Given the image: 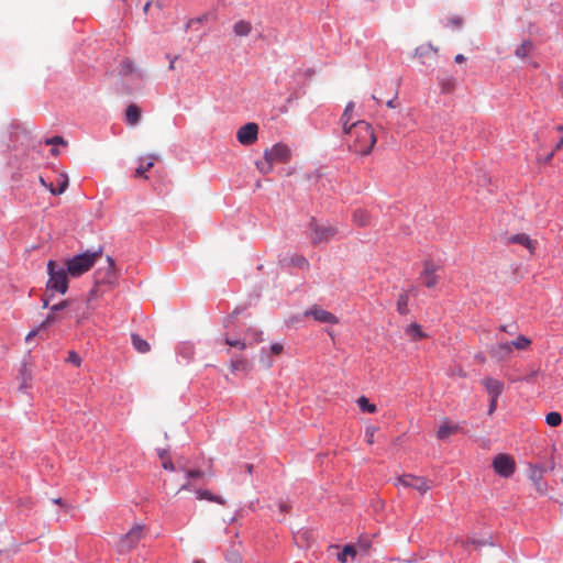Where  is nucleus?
<instances>
[{
    "mask_svg": "<svg viewBox=\"0 0 563 563\" xmlns=\"http://www.w3.org/2000/svg\"><path fill=\"white\" fill-rule=\"evenodd\" d=\"M155 164V156H150L146 159H140V165L135 169L136 178H147L146 172H148Z\"/></svg>",
    "mask_w": 563,
    "mask_h": 563,
    "instance_id": "f3484780",
    "label": "nucleus"
},
{
    "mask_svg": "<svg viewBox=\"0 0 563 563\" xmlns=\"http://www.w3.org/2000/svg\"><path fill=\"white\" fill-rule=\"evenodd\" d=\"M187 476L189 478H200L203 476V472L201 471H188L187 472Z\"/></svg>",
    "mask_w": 563,
    "mask_h": 563,
    "instance_id": "a18cd8bd",
    "label": "nucleus"
},
{
    "mask_svg": "<svg viewBox=\"0 0 563 563\" xmlns=\"http://www.w3.org/2000/svg\"><path fill=\"white\" fill-rule=\"evenodd\" d=\"M47 145H67V142L62 136H54L45 141Z\"/></svg>",
    "mask_w": 563,
    "mask_h": 563,
    "instance_id": "ea45409f",
    "label": "nucleus"
},
{
    "mask_svg": "<svg viewBox=\"0 0 563 563\" xmlns=\"http://www.w3.org/2000/svg\"><path fill=\"white\" fill-rule=\"evenodd\" d=\"M294 263L299 266V267H305L308 265L306 258L301 257V256H297L294 258Z\"/></svg>",
    "mask_w": 563,
    "mask_h": 563,
    "instance_id": "c03bdc74",
    "label": "nucleus"
},
{
    "mask_svg": "<svg viewBox=\"0 0 563 563\" xmlns=\"http://www.w3.org/2000/svg\"><path fill=\"white\" fill-rule=\"evenodd\" d=\"M264 156L274 163H285L290 158V150L283 143H277L271 148L265 150Z\"/></svg>",
    "mask_w": 563,
    "mask_h": 563,
    "instance_id": "1a4fd4ad",
    "label": "nucleus"
},
{
    "mask_svg": "<svg viewBox=\"0 0 563 563\" xmlns=\"http://www.w3.org/2000/svg\"><path fill=\"white\" fill-rule=\"evenodd\" d=\"M57 320L56 312H51L46 319L38 325V329H45Z\"/></svg>",
    "mask_w": 563,
    "mask_h": 563,
    "instance_id": "58836bf2",
    "label": "nucleus"
},
{
    "mask_svg": "<svg viewBox=\"0 0 563 563\" xmlns=\"http://www.w3.org/2000/svg\"><path fill=\"white\" fill-rule=\"evenodd\" d=\"M99 286L100 285H97L95 283V286L92 287V289L89 292L88 300H91V299H95V298L99 297Z\"/></svg>",
    "mask_w": 563,
    "mask_h": 563,
    "instance_id": "79ce46f5",
    "label": "nucleus"
},
{
    "mask_svg": "<svg viewBox=\"0 0 563 563\" xmlns=\"http://www.w3.org/2000/svg\"><path fill=\"white\" fill-rule=\"evenodd\" d=\"M489 353L492 357L497 360L507 358L512 353V344L511 342L498 343L490 349Z\"/></svg>",
    "mask_w": 563,
    "mask_h": 563,
    "instance_id": "f8f14e48",
    "label": "nucleus"
},
{
    "mask_svg": "<svg viewBox=\"0 0 563 563\" xmlns=\"http://www.w3.org/2000/svg\"><path fill=\"white\" fill-rule=\"evenodd\" d=\"M253 30L252 23L246 20H240L234 23L233 32L236 36L245 37L251 34Z\"/></svg>",
    "mask_w": 563,
    "mask_h": 563,
    "instance_id": "a211bd4d",
    "label": "nucleus"
},
{
    "mask_svg": "<svg viewBox=\"0 0 563 563\" xmlns=\"http://www.w3.org/2000/svg\"><path fill=\"white\" fill-rule=\"evenodd\" d=\"M70 305V300H64L59 303H56L54 306L51 307V311L53 312H57V311H60L65 308H67L68 306Z\"/></svg>",
    "mask_w": 563,
    "mask_h": 563,
    "instance_id": "a19ab883",
    "label": "nucleus"
},
{
    "mask_svg": "<svg viewBox=\"0 0 563 563\" xmlns=\"http://www.w3.org/2000/svg\"><path fill=\"white\" fill-rule=\"evenodd\" d=\"M493 467L498 475L509 477L515 472L516 463L511 456L507 454H498L493 461Z\"/></svg>",
    "mask_w": 563,
    "mask_h": 563,
    "instance_id": "423d86ee",
    "label": "nucleus"
},
{
    "mask_svg": "<svg viewBox=\"0 0 563 563\" xmlns=\"http://www.w3.org/2000/svg\"><path fill=\"white\" fill-rule=\"evenodd\" d=\"M189 488H190V484H189V482H187L180 486L179 490H188Z\"/></svg>",
    "mask_w": 563,
    "mask_h": 563,
    "instance_id": "052dcab7",
    "label": "nucleus"
},
{
    "mask_svg": "<svg viewBox=\"0 0 563 563\" xmlns=\"http://www.w3.org/2000/svg\"><path fill=\"white\" fill-rule=\"evenodd\" d=\"M465 59H466V58H465V56H464V55H462V54H457V55L455 56V58H454V60H455L456 63H463Z\"/></svg>",
    "mask_w": 563,
    "mask_h": 563,
    "instance_id": "6e6d98bb",
    "label": "nucleus"
},
{
    "mask_svg": "<svg viewBox=\"0 0 563 563\" xmlns=\"http://www.w3.org/2000/svg\"><path fill=\"white\" fill-rule=\"evenodd\" d=\"M118 275L115 272V265L112 257H107V265L99 267L95 272V282L97 285H109L113 286L117 282Z\"/></svg>",
    "mask_w": 563,
    "mask_h": 563,
    "instance_id": "20e7f679",
    "label": "nucleus"
},
{
    "mask_svg": "<svg viewBox=\"0 0 563 563\" xmlns=\"http://www.w3.org/2000/svg\"><path fill=\"white\" fill-rule=\"evenodd\" d=\"M150 5H151V2H150V1H148V2H146V3L144 4V7H143V11H144V13H147V11H148V9H150Z\"/></svg>",
    "mask_w": 563,
    "mask_h": 563,
    "instance_id": "69168bd1",
    "label": "nucleus"
},
{
    "mask_svg": "<svg viewBox=\"0 0 563 563\" xmlns=\"http://www.w3.org/2000/svg\"><path fill=\"white\" fill-rule=\"evenodd\" d=\"M197 498L198 499H206V500L213 501V503H217V504H220V505H224L225 504V500L222 497H220L218 495H213L211 492L206 490V489L197 490Z\"/></svg>",
    "mask_w": 563,
    "mask_h": 563,
    "instance_id": "b1692460",
    "label": "nucleus"
},
{
    "mask_svg": "<svg viewBox=\"0 0 563 563\" xmlns=\"http://www.w3.org/2000/svg\"><path fill=\"white\" fill-rule=\"evenodd\" d=\"M339 233V229L333 223H325L319 227V242H328Z\"/></svg>",
    "mask_w": 563,
    "mask_h": 563,
    "instance_id": "4468645a",
    "label": "nucleus"
},
{
    "mask_svg": "<svg viewBox=\"0 0 563 563\" xmlns=\"http://www.w3.org/2000/svg\"><path fill=\"white\" fill-rule=\"evenodd\" d=\"M451 22L456 26L461 25V20L459 18L452 19Z\"/></svg>",
    "mask_w": 563,
    "mask_h": 563,
    "instance_id": "680f3d73",
    "label": "nucleus"
},
{
    "mask_svg": "<svg viewBox=\"0 0 563 563\" xmlns=\"http://www.w3.org/2000/svg\"><path fill=\"white\" fill-rule=\"evenodd\" d=\"M178 56H174L172 59H170V63H169V66L168 68L170 70H174L175 69V62L177 60Z\"/></svg>",
    "mask_w": 563,
    "mask_h": 563,
    "instance_id": "4d7b16f0",
    "label": "nucleus"
},
{
    "mask_svg": "<svg viewBox=\"0 0 563 563\" xmlns=\"http://www.w3.org/2000/svg\"><path fill=\"white\" fill-rule=\"evenodd\" d=\"M101 250L96 252H85L66 261V269L73 277H79L88 272L95 263L101 257Z\"/></svg>",
    "mask_w": 563,
    "mask_h": 563,
    "instance_id": "f03ea898",
    "label": "nucleus"
},
{
    "mask_svg": "<svg viewBox=\"0 0 563 563\" xmlns=\"http://www.w3.org/2000/svg\"><path fill=\"white\" fill-rule=\"evenodd\" d=\"M531 478L538 484L539 479L541 478V474L534 470L531 474Z\"/></svg>",
    "mask_w": 563,
    "mask_h": 563,
    "instance_id": "3c124183",
    "label": "nucleus"
},
{
    "mask_svg": "<svg viewBox=\"0 0 563 563\" xmlns=\"http://www.w3.org/2000/svg\"><path fill=\"white\" fill-rule=\"evenodd\" d=\"M42 329H38V327L35 329V330H32L31 332H29V334L26 335L25 340L26 341H30L32 338H34Z\"/></svg>",
    "mask_w": 563,
    "mask_h": 563,
    "instance_id": "09e8293b",
    "label": "nucleus"
},
{
    "mask_svg": "<svg viewBox=\"0 0 563 563\" xmlns=\"http://www.w3.org/2000/svg\"><path fill=\"white\" fill-rule=\"evenodd\" d=\"M258 135V125L250 122L241 126L236 132V139L242 145H251L256 142Z\"/></svg>",
    "mask_w": 563,
    "mask_h": 563,
    "instance_id": "6e6552de",
    "label": "nucleus"
},
{
    "mask_svg": "<svg viewBox=\"0 0 563 563\" xmlns=\"http://www.w3.org/2000/svg\"><path fill=\"white\" fill-rule=\"evenodd\" d=\"M66 361L77 367L80 366V364H81V358L75 351L68 352V357Z\"/></svg>",
    "mask_w": 563,
    "mask_h": 563,
    "instance_id": "4c0bfd02",
    "label": "nucleus"
},
{
    "mask_svg": "<svg viewBox=\"0 0 563 563\" xmlns=\"http://www.w3.org/2000/svg\"><path fill=\"white\" fill-rule=\"evenodd\" d=\"M357 405L360 406V408L363 411H366L369 413H375L377 410L376 406L374 404H371L369 400L365 396H362L357 399Z\"/></svg>",
    "mask_w": 563,
    "mask_h": 563,
    "instance_id": "c85d7f7f",
    "label": "nucleus"
},
{
    "mask_svg": "<svg viewBox=\"0 0 563 563\" xmlns=\"http://www.w3.org/2000/svg\"><path fill=\"white\" fill-rule=\"evenodd\" d=\"M49 303V299L47 297L43 298V308H47Z\"/></svg>",
    "mask_w": 563,
    "mask_h": 563,
    "instance_id": "e2e57ef3",
    "label": "nucleus"
},
{
    "mask_svg": "<svg viewBox=\"0 0 563 563\" xmlns=\"http://www.w3.org/2000/svg\"><path fill=\"white\" fill-rule=\"evenodd\" d=\"M489 398H498L504 390V384L494 378H486L483 380Z\"/></svg>",
    "mask_w": 563,
    "mask_h": 563,
    "instance_id": "ddd939ff",
    "label": "nucleus"
},
{
    "mask_svg": "<svg viewBox=\"0 0 563 563\" xmlns=\"http://www.w3.org/2000/svg\"><path fill=\"white\" fill-rule=\"evenodd\" d=\"M438 269L439 266L432 261L424 262L421 279L428 288H433L438 284L440 279L439 275L437 274Z\"/></svg>",
    "mask_w": 563,
    "mask_h": 563,
    "instance_id": "9d476101",
    "label": "nucleus"
},
{
    "mask_svg": "<svg viewBox=\"0 0 563 563\" xmlns=\"http://www.w3.org/2000/svg\"><path fill=\"white\" fill-rule=\"evenodd\" d=\"M29 379H30V376H29V375L23 374V377H22V384H21V387H22V388L27 387V380H29Z\"/></svg>",
    "mask_w": 563,
    "mask_h": 563,
    "instance_id": "864d4df0",
    "label": "nucleus"
},
{
    "mask_svg": "<svg viewBox=\"0 0 563 563\" xmlns=\"http://www.w3.org/2000/svg\"><path fill=\"white\" fill-rule=\"evenodd\" d=\"M366 441L367 443L372 444L374 442V430L366 432Z\"/></svg>",
    "mask_w": 563,
    "mask_h": 563,
    "instance_id": "8fccbe9b",
    "label": "nucleus"
},
{
    "mask_svg": "<svg viewBox=\"0 0 563 563\" xmlns=\"http://www.w3.org/2000/svg\"><path fill=\"white\" fill-rule=\"evenodd\" d=\"M397 485L417 489L420 494H426L430 489V485L424 477L405 474L397 478Z\"/></svg>",
    "mask_w": 563,
    "mask_h": 563,
    "instance_id": "0eeeda50",
    "label": "nucleus"
},
{
    "mask_svg": "<svg viewBox=\"0 0 563 563\" xmlns=\"http://www.w3.org/2000/svg\"><path fill=\"white\" fill-rule=\"evenodd\" d=\"M437 55L438 54V47H434L432 44L428 43V44H423V45H420L418 46L416 49H415V56L420 58L421 59V63L424 64V60L423 58L429 56V55Z\"/></svg>",
    "mask_w": 563,
    "mask_h": 563,
    "instance_id": "6ab92c4d",
    "label": "nucleus"
},
{
    "mask_svg": "<svg viewBox=\"0 0 563 563\" xmlns=\"http://www.w3.org/2000/svg\"><path fill=\"white\" fill-rule=\"evenodd\" d=\"M554 152H555V151H552V152L547 156L545 162H550V161L552 159V157H553V155H554Z\"/></svg>",
    "mask_w": 563,
    "mask_h": 563,
    "instance_id": "338daca9",
    "label": "nucleus"
},
{
    "mask_svg": "<svg viewBox=\"0 0 563 563\" xmlns=\"http://www.w3.org/2000/svg\"><path fill=\"white\" fill-rule=\"evenodd\" d=\"M324 332L331 338L332 341H334L335 332L330 328H324Z\"/></svg>",
    "mask_w": 563,
    "mask_h": 563,
    "instance_id": "603ef678",
    "label": "nucleus"
},
{
    "mask_svg": "<svg viewBox=\"0 0 563 563\" xmlns=\"http://www.w3.org/2000/svg\"><path fill=\"white\" fill-rule=\"evenodd\" d=\"M159 459L162 460V466L165 470L174 471L175 465L173 464L172 460L169 459L167 452L165 450L158 451Z\"/></svg>",
    "mask_w": 563,
    "mask_h": 563,
    "instance_id": "473e14b6",
    "label": "nucleus"
},
{
    "mask_svg": "<svg viewBox=\"0 0 563 563\" xmlns=\"http://www.w3.org/2000/svg\"><path fill=\"white\" fill-rule=\"evenodd\" d=\"M319 322L334 324V323H338L339 320L333 313L324 311V310H319Z\"/></svg>",
    "mask_w": 563,
    "mask_h": 563,
    "instance_id": "72a5a7b5",
    "label": "nucleus"
},
{
    "mask_svg": "<svg viewBox=\"0 0 563 563\" xmlns=\"http://www.w3.org/2000/svg\"><path fill=\"white\" fill-rule=\"evenodd\" d=\"M48 282L46 285L47 291H57L66 294L68 289V272L64 267H57L54 261L47 263Z\"/></svg>",
    "mask_w": 563,
    "mask_h": 563,
    "instance_id": "7ed1b4c3",
    "label": "nucleus"
},
{
    "mask_svg": "<svg viewBox=\"0 0 563 563\" xmlns=\"http://www.w3.org/2000/svg\"><path fill=\"white\" fill-rule=\"evenodd\" d=\"M497 399L498 398H489V408H488V415H493L497 407Z\"/></svg>",
    "mask_w": 563,
    "mask_h": 563,
    "instance_id": "37998d69",
    "label": "nucleus"
},
{
    "mask_svg": "<svg viewBox=\"0 0 563 563\" xmlns=\"http://www.w3.org/2000/svg\"><path fill=\"white\" fill-rule=\"evenodd\" d=\"M533 49V43L531 41H523L515 51V55L519 58L527 57Z\"/></svg>",
    "mask_w": 563,
    "mask_h": 563,
    "instance_id": "a878e982",
    "label": "nucleus"
},
{
    "mask_svg": "<svg viewBox=\"0 0 563 563\" xmlns=\"http://www.w3.org/2000/svg\"><path fill=\"white\" fill-rule=\"evenodd\" d=\"M349 136V146L355 153L367 155L376 144V135L372 125L363 120L352 122L347 128L343 129Z\"/></svg>",
    "mask_w": 563,
    "mask_h": 563,
    "instance_id": "f257e3e1",
    "label": "nucleus"
},
{
    "mask_svg": "<svg viewBox=\"0 0 563 563\" xmlns=\"http://www.w3.org/2000/svg\"><path fill=\"white\" fill-rule=\"evenodd\" d=\"M460 430H461V427L457 423H455L449 419H444L438 428L437 439H439L441 441L446 440L451 435H454L457 432H460Z\"/></svg>",
    "mask_w": 563,
    "mask_h": 563,
    "instance_id": "9b49d317",
    "label": "nucleus"
},
{
    "mask_svg": "<svg viewBox=\"0 0 563 563\" xmlns=\"http://www.w3.org/2000/svg\"><path fill=\"white\" fill-rule=\"evenodd\" d=\"M272 352L276 355H279L283 352V345L279 343H275L271 347Z\"/></svg>",
    "mask_w": 563,
    "mask_h": 563,
    "instance_id": "de8ad7c7",
    "label": "nucleus"
},
{
    "mask_svg": "<svg viewBox=\"0 0 563 563\" xmlns=\"http://www.w3.org/2000/svg\"><path fill=\"white\" fill-rule=\"evenodd\" d=\"M206 19V16H200V18H196V19H190L187 24H186V30H188L189 27H191L194 25V23H201L203 20Z\"/></svg>",
    "mask_w": 563,
    "mask_h": 563,
    "instance_id": "49530a36",
    "label": "nucleus"
},
{
    "mask_svg": "<svg viewBox=\"0 0 563 563\" xmlns=\"http://www.w3.org/2000/svg\"><path fill=\"white\" fill-rule=\"evenodd\" d=\"M509 242L514 244H521L527 247L530 253H533L536 250V241H532L527 234L519 233L509 238Z\"/></svg>",
    "mask_w": 563,
    "mask_h": 563,
    "instance_id": "dca6fc26",
    "label": "nucleus"
},
{
    "mask_svg": "<svg viewBox=\"0 0 563 563\" xmlns=\"http://www.w3.org/2000/svg\"><path fill=\"white\" fill-rule=\"evenodd\" d=\"M531 341L523 336L519 335L515 341L511 342L512 349L516 347L518 350H525L530 345Z\"/></svg>",
    "mask_w": 563,
    "mask_h": 563,
    "instance_id": "c9c22d12",
    "label": "nucleus"
},
{
    "mask_svg": "<svg viewBox=\"0 0 563 563\" xmlns=\"http://www.w3.org/2000/svg\"><path fill=\"white\" fill-rule=\"evenodd\" d=\"M563 147V134L560 141L556 143L554 151H560Z\"/></svg>",
    "mask_w": 563,
    "mask_h": 563,
    "instance_id": "5fc2aeb1",
    "label": "nucleus"
},
{
    "mask_svg": "<svg viewBox=\"0 0 563 563\" xmlns=\"http://www.w3.org/2000/svg\"><path fill=\"white\" fill-rule=\"evenodd\" d=\"M68 186V178L66 176H60V183L58 185V188H55L53 184H49L48 190L53 195H60L63 194Z\"/></svg>",
    "mask_w": 563,
    "mask_h": 563,
    "instance_id": "7c9ffc66",
    "label": "nucleus"
},
{
    "mask_svg": "<svg viewBox=\"0 0 563 563\" xmlns=\"http://www.w3.org/2000/svg\"><path fill=\"white\" fill-rule=\"evenodd\" d=\"M279 508L283 512H287L288 511V508L289 506L286 504V503H280L279 504Z\"/></svg>",
    "mask_w": 563,
    "mask_h": 563,
    "instance_id": "13d9d810",
    "label": "nucleus"
},
{
    "mask_svg": "<svg viewBox=\"0 0 563 563\" xmlns=\"http://www.w3.org/2000/svg\"><path fill=\"white\" fill-rule=\"evenodd\" d=\"M134 71V64L130 59H123L119 65V74L121 76L131 75Z\"/></svg>",
    "mask_w": 563,
    "mask_h": 563,
    "instance_id": "c756f323",
    "label": "nucleus"
},
{
    "mask_svg": "<svg viewBox=\"0 0 563 563\" xmlns=\"http://www.w3.org/2000/svg\"><path fill=\"white\" fill-rule=\"evenodd\" d=\"M232 372H247L251 369V363L244 357L232 358L230 363Z\"/></svg>",
    "mask_w": 563,
    "mask_h": 563,
    "instance_id": "4be33fe9",
    "label": "nucleus"
},
{
    "mask_svg": "<svg viewBox=\"0 0 563 563\" xmlns=\"http://www.w3.org/2000/svg\"><path fill=\"white\" fill-rule=\"evenodd\" d=\"M555 129H556V131H559L563 134V125H558Z\"/></svg>",
    "mask_w": 563,
    "mask_h": 563,
    "instance_id": "774afa93",
    "label": "nucleus"
},
{
    "mask_svg": "<svg viewBox=\"0 0 563 563\" xmlns=\"http://www.w3.org/2000/svg\"><path fill=\"white\" fill-rule=\"evenodd\" d=\"M141 118V109L136 104H130L125 111V121L130 125H136Z\"/></svg>",
    "mask_w": 563,
    "mask_h": 563,
    "instance_id": "aec40b11",
    "label": "nucleus"
},
{
    "mask_svg": "<svg viewBox=\"0 0 563 563\" xmlns=\"http://www.w3.org/2000/svg\"><path fill=\"white\" fill-rule=\"evenodd\" d=\"M357 554V550L355 545L347 544L341 551L336 553V558L341 563H346L347 559H354Z\"/></svg>",
    "mask_w": 563,
    "mask_h": 563,
    "instance_id": "412c9836",
    "label": "nucleus"
},
{
    "mask_svg": "<svg viewBox=\"0 0 563 563\" xmlns=\"http://www.w3.org/2000/svg\"><path fill=\"white\" fill-rule=\"evenodd\" d=\"M225 344H228L229 346H232V347H236L239 350H244L246 347V344L244 341L242 340H233L229 336L225 338L224 340Z\"/></svg>",
    "mask_w": 563,
    "mask_h": 563,
    "instance_id": "e433bc0d",
    "label": "nucleus"
},
{
    "mask_svg": "<svg viewBox=\"0 0 563 563\" xmlns=\"http://www.w3.org/2000/svg\"><path fill=\"white\" fill-rule=\"evenodd\" d=\"M132 344L139 353H147L151 350L150 343L137 334H132Z\"/></svg>",
    "mask_w": 563,
    "mask_h": 563,
    "instance_id": "5701e85b",
    "label": "nucleus"
},
{
    "mask_svg": "<svg viewBox=\"0 0 563 563\" xmlns=\"http://www.w3.org/2000/svg\"><path fill=\"white\" fill-rule=\"evenodd\" d=\"M144 536V526L135 525L133 526L128 533L121 537L119 547L121 551H130L132 550L143 538Z\"/></svg>",
    "mask_w": 563,
    "mask_h": 563,
    "instance_id": "39448f33",
    "label": "nucleus"
},
{
    "mask_svg": "<svg viewBox=\"0 0 563 563\" xmlns=\"http://www.w3.org/2000/svg\"><path fill=\"white\" fill-rule=\"evenodd\" d=\"M273 164H274L273 161L267 159L265 157L263 161L256 162V166H257L258 170L264 175L269 174L273 170Z\"/></svg>",
    "mask_w": 563,
    "mask_h": 563,
    "instance_id": "2f4dec72",
    "label": "nucleus"
},
{
    "mask_svg": "<svg viewBox=\"0 0 563 563\" xmlns=\"http://www.w3.org/2000/svg\"><path fill=\"white\" fill-rule=\"evenodd\" d=\"M387 107H389V108H395V107H396V104H395V99L389 100V101L387 102Z\"/></svg>",
    "mask_w": 563,
    "mask_h": 563,
    "instance_id": "0e129e2a",
    "label": "nucleus"
},
{
    "mask_svg": "<svg viewBox=\"0 0 563 563\" xmlns=\"http://www.w3.org/2000/svg\"><path fill=\"white\" fill-rule=\"evenodd\" d=\"M545 422L550 427H558L562 422V417L559 412L552 411L545 416Z\"/></svg>",
    "mask_w": 563,
    "mask_h": 563,
    "instance_id": "f704fd0d",
    "label": "nucleus"
},
{
    "mask_svg": "<svg viewBox=\"0 0 563 563\" xmlns=\"http://www.w3.org/2000/svg\"><path fill=\"white\" fill-rule=\"evenodd\" d=\"M408 302H409V296L407 292H402L398 296L397 310L400 314H407L409 312Z\"/></svg>",
    "mask_w": 563,
    "mask_h": 563,
    "instance_id": "bb28decb",
    "label": "nucleus"
},
{
    "mask_svg": "<svg viewBox=\"0 0 563 563\" xmlns=\"http://www.w3.org/2000/svg\"><path fill=\"white\" fill-rule=\"evenodd\" d=\"M353 110H354V103L353 102L347 103V106L341 117V122H342L343 129L347 128L351 124L350 121L352 120Z\"/></svg>",
    "mask_w": 563,
    "mask_h": 563,
    "instance_id": "cd10ccee",
    "label": "nucleus"
},
{
    "mask_svg": "<svg viewBox=\"0 0 563 563\" xmlns=\"http://www.w3.org/2000/svg\"><path fill=\"white\" fill-rule=\"evenodd\" d=\"M38 180H40V184H41L43 187H45L46 189H48L49 184H47V183L45 181V179H44L42 176H40V177H38Z\"/></svg>",
    "mask_w": 563,
    "mask_h": 563,
    "instance_id": "bf43d9fd",
    "label": "nucleus"
},
{
    "mask_svg": "<svg viewBox=\"0 0 563 563\" xmlns=\"http://www.w3.org/2000/svg\"><path fill=\"white\" fill-rule=\"evenodd\" d=\"M406 333L411 338V340H421L426 338V333L422 331L421 327L418 323H412L406 329Z\"/></svg>",
    "mask_w": 563,
    "mask_h": 563,
    "instance_id": "393cba45",
    "label": "nucleus"
},
{
    "mask_svg": "<svg viewBox=\"0 0 563 563\" xmlns=\"http://www.w3.org/2000/svg\"><path fill=\"white\" fill-rule=\"evenodd\" d=\"M352 221L357 227H367L372 223V216L371 213L365 209H356L353 212Z\"/></svg>",
    "mask_w": 563,
    "mask_h": 563,
    "instance_id": "2eb2a0df",
    "label": "nucleus"
}]
</instances>
